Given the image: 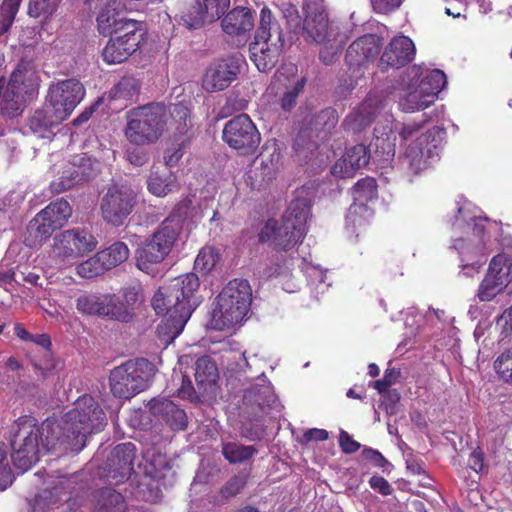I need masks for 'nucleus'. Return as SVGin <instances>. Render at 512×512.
Returning a JSON list of instances; mask_svg holds the SVG:
<instances>
[{"label":"nucleus","mask_w":512,"mask_h":512,"mask_svg":"<svg viewBox=\"0 0 512 512\" xmlns=\"http://www.w3.org/2000/svg\"><path fill=\"white\" fill-rule=\"evenodd\" d=\"M181 230L179 219L167 217L150 239L137 250L136 266L148 273L152 265L161 263L171 252Z\"/></svg>","instance_id":"obj_7"},{"label":"nucleus","mask_w":512,"mask_h":512,"mask_svg":"<svg viewBox=\"0 0 512 512\" xmlns=\"http://www.w3.org/2000/svg\"><path fill=\"white\" fill-rule=\"evenodd\" d=\"M370 160V150L364 144H356L346 149L345 154L336 161L332 173L341 178L354 176L355 172L365 167Z\"/></svg>","instance_id":"obj_28"},{"label":"nucleus","mask_w":512,"mask_h":512,"mask_svg":"<svg viewBox=\"0 0 512 512\" xmlns=\"http://www.w3.org/2000/svg\"><path fill=\"white\" fill-rule=\"evenodd\" d=\"M282 13L283 18L286 21L287 32H304L303 18L300 16L299 11L294 4H285L283 6Z\"/></svg>","instance_id":"obj_53"},{"label":"nucleus","mask_w":512,"mask_h":512,"mask_svg":"<svg viewBox=\"0 0 512 512\" xmlns=\"http://www.w3.org/2000/svg\"><path fill=\"white\" fill-rule=\"evenodd\" d=\"M223 141L239 155H252L261 143V133L249 115L242 113L228 120L222 130Z\"/></svg>","instance_id":"obj_10"},{"label":"nucleus","mask_w":512,"mask_h":512,"mask_svg":"<svg viewBox=\"0 0 512 512\" xmlns=\"http://www.w3.org/2000/svg\"><path fill=\"white\" fill-rule=\"evenodd\" d=\"M278 22L268 7H263L260 11V32H273L279 30Z\"/></svg>","instance_id":"obj_60"},{"label":"nucleus","mask_w":512,"mask_h":512,"mask_svg":"<svg viewBox=\"0 0 512 512\" xmlns=\"http://www.w3.org/2000/svg\"><path fill=\"white\" fill-rule=\"evenodd\" d=\"M488 225L489 221L478 217L469 201L458 203L457 214L451 223V248L457 251L462 272L468 277L477 274L483 264Z\"/></svg>","instance_id":"obj_2"},{"label":"nucleus","mask_w":512,"mask_h":512,"mask_svg":"<svg viewBox=\"0 0 512 512\" xmlns=\"http://www.w3.org/2000/svg\"><path fill=\"white\" fill-rule=\"evenodd\" d=\"M311 200L307 197H297L291 201L287 211L282 216L284 220L289 218V221L306 235V222L311 213Z\"/></svg>","instance_id":"obj_39"},{"label":"nucleus","mask_w":512,"mask_h":512,"mask_svg":"<svg viewBox=\"0 0 512 512\" xmlns=\"http://www.w3.org/2000/svg\"><path fill=\"white\" fill-rule=\"evenodd\" d=\"M304 237L305 235L289 221V218H269L258 232L259 243L268 244L276 252L293 249Z\"/></svg>","instance_id":"obj_15"},{"label":"nucleus","mask_w":512,"mask_h":512,"mask_svg":"<svg viewBox=\"0 0 512 512\" xmlns=\"http://www.w3.org/2000/svg\"><path fill=\"white\" fill-rule=\"evenodd\" d=\"M105 424L104 411L90 395L79 397L60 423L47 421L40 427L34 417H19L11 440L12 462L22 472L29 470L39 460L40 443L46 451L80 452L87 436L100 432Z\"/></svg>","instance_id":"obj_1"},{"label":"nucleus","mask_w":512,"mask_h":512,"mask_svg":"<svg viewBox=\"0 0 512 512\" xmlns=\"http://www.w3.org/2000/svg\"><path fill=\"white\" fill-rule=\"evenodd\" d=\"M14 481V474L10 468L5 449L0 448V490H5Z\"/></svg>","instance_id":"obj_58"},{"label":"nucleus","mask_w":512,"mask_h":512,"mask_svg":"<svg viewBox=\"0 0 512 512\" xmlns=\"http://www.w3.org/2000/svg\"><path fill=\"white\" fill-rule=\"evenodd\" d=\"M21 0H4L0 8V32H8L15 15L18 12Z\"/></svg>","instance_id":"obj_51"},{"label":"nucleus","mask_w":512,"mask_h":512,"mask_svg":"<svg viewBox=\"0 0 512 512\" xmlns=\"http://www.w3.org/2000/svg\"><path fill=\"white\" fill-rule=\"evenodd\" d=\"M96 237L85 228H72L54 238L53 252L63 261L75 260L92 252L97 247Z\"/></svg>","instance_id":"obj_14"},{"label":"nucleus","mask_w":512,"mask_h":512,"mask_svg":"<svg viewBox=\"0 0 512 512\" xmlns=\"http://www.w3.org/2000/svg\"><path fill=\"white\" fill-rule=\"evenodd\" d=\"M220 254L213 246L203 247L194 262V268L203 274L209 273L219 262Z\"/></svg>","instance_id":"obj_48"},{"label":"nucleus","mask_w":512,"mask_h":512,"mask_svg":"<svg viewBox=\"0 0 512 512\" xmlns=\"http://www.w3.org/2000/svg\"><path fill=\"white\" fill-rule=\"evenodd\" d=\"M433 480L425 471L418 469V486H422L427 489L428 493L418 491V498L422 497L427 501H433L438 496V492L433 488Z\"/></svg>","instance_id":"obj_59"},{"label":"nucleus","mask_w":512,"mask_h":512,"mask_svg":"<svg viewBox=\"0 0 512 512\" xmlns=\"http://www.w3.org/2000/svg\"><path fill=\"white\" fill-rule=\"evenodd\" d=\"M140 92V82L133 76L122 77L117 84L110 91V98L112 100H123L126 103L135 100Z\"/></svg>","instance_id":"obj_44"},{"label":"nucleus","mask_w":512,"mask_h":512,"mask_svg":"<svg viewBox=\"0 0 512 512\" xmlns=\"http://www.w3.org/2000/svg\"><path fill=\"white\" fill-rule=\"evenodd\" d=\"M283 154L276 143L266 144L258 157L254 160V169L252 178L259 185L268 183L275 179L283 166Z\"/></svg>","instance_id":"obj_25"},{"label":"nucleus","mask_w":512,"mask_h":512,"mask_svg":"<svg viewBox=\"0 0 512 512\" xmlns=\"http://www.w3.org/2000/svg\"><path fill=\"white\" fill-rule=\"evenodd\" d=\"M107 270L104 265L102 259L99 257V253L97 252L94 256L89 259L81 262L76 267L77 274L86 279H91L97 276L104 274Z\"/></svg>","instance_id":"obj_50"},{"label":"nucleus","mask_w":512,"mask_h":512,"mask_svg":"<svg viewBox=\"0 0 512 512\" xmlns=\"http://www.w3.org/2000/svg\"><path fill=\"white\" fill-rule=\"evenodd\" d=\"M399 137L400 148L403 150L399 156V162L401 168L407 171L409 181L413 182V177L416 175V124H403L399 131Z\"/></svg>","instance_id":"obj_31"},{"label":"nucleus","mask_w":512,"mask_h":512,"mask_svg":"<svg viewBox=\"0 0 512 512\" xmlns=\"http://www.w3.org/2000/svg\"><path fill=\"white\" fill-rule=\"evenodd\" d=\"M304 32H327L329 17L324 0H303Z\"/></svg>","instance_id":"obj_32"},{"label":"nucleus","mask_w":512,"mask_h":512,"mask_svg":"<svg viewBox=\"0 0 512 512\" xmlns=\"http://www.w3.org/2000/svg\"><path fill=\"white\" fill-rule=\"evenodd\" d=\"M85 87L76 78L58 80L49 85L46 103L55 112L57 120L65 121L84 99Z\"/></svg>","instance_id":"obj_11"},{"label":"nucleus","mask_w":512,"mask_h":512,"mask_svg":"<svg viewBox=\"0 0 512 512\" xmlns=\"http://www.w3.org/2000/svg\"><path fill=\"white\" fill-rule=\"evenodd\" d=\"M249 473L240 471L231 476L219 489L218 493L209 497V503L213 506H222L230 499L239 495L246 487Z\"/></svg>","instance_id":"obj_36"},{"label":"nucleus","mask_w":512,"mask_h":512,"mask_svg":"<svg viewBox=\"0 0 512 512\" xmlns=\"http://www.w3.org/2000/svg\"><path fill=\"white\" fill-rule=\"evenodd\" d=\"M124 303L134 309L136 304H140L143 302V294L141 287L138 286H130L124 289L123 292Z\"/></svg>","instance_id":"obj_62"},{"label":"nucleus","mask_w":512,"mask_h":512,"mask_svg":"<svg viewBox=\"0 0 512 512\" xmlns=\"http://www.w3.org/2000/svg\"><path fill=\"white\" fill-rule=\"evenodd\" d=\"M383 108V99L376 92H370L360 105L349 113L342 126L344 130L357 133L369 126Z\"/></svg>","instance_id":"obj_24"},{"label":"nucleus","mask_w":512,"mask_h":512,"mask_svg":"<svg viewBox=\"0 0 512 512\" xmlns=\"http://www.w3.org/2000/svg\"><path fill=\"white\" fill-rule=\"evenodd\" d=\"M251 300L252 292L247 280L229 281L216 297L211 317L212 328L224 330L240 324L249 311Z\"/></svg>","instance_id":"obj_5"},{"label":"nucleus","mask_w":512,"mask_h":512,"mask_svg":"<svg viewBox=\"0 0 512 512\" xmlns=\"http://www.w3.org/2000/svg\"><path fill=\"white\" fill-rule=\"evenodd\" d=\"M136 446L131 442L118 444L114 447L107 461L109 476L122 483L129 479L134 471Z\"/></svg>","instance_id":"obj_26"},{"label":"nucleus","mask_w":512,"mask_h":512,"mask_svg":"<svg viewBox=\"0 0 512 512\" xmlns=\"http://www.w3.org/2000/svg\"><path fill=\"white\" fill-rule=\"evenodd\" d=\"M339 445L344 453L351 454L359 450L360 444L348 432L342 430L339 435Z\"/></svg>","instance_id":"obj_64"},{"label":"nucleus","mask_w":512,"mask_h":512,"mask_svg":"<svg viewBox=\"0 0 512 512\" xmlns=\"http://www.w3.org/2000/svg\"><path fill=\"white\" fill-rule=\"evenodd\" d=\"M265 434V427L258 420L245 422L241 427V435L250 441L261 440Z\"/></svg>","instance_id":"obj_57"},{"label":"nucleus","mask_w":512,"mask_h":512,"mask_svg":"<svg viewBox=\"0 0 512 512\" xmlns=\"http://www.w3.org/2000/svg\"><path fill=\"white\" fill-rule=\"evenodd\" d=\"M221 452L230 464H239L252 459L258 453V449L253 445L226 442L222 444Z\"/></svg>","instance_id":"obj_43"},{"label":"nucleus","mask_w":512,"mask_h":512,"mask_svg":"<svg viewBox=\"0 0 512 512\" xmlns=\"http://www.w3.org/2000/svg\"><path fill=\"white\" fill-rule=\"evenodd\" d=\"M338 123V113L334 108L328 107L313 116L312 129L315 131L330 132Z\"/></svg>","instance_id":"obj_49"},{"label":"nucleus","mask_w":512,"mask_h":512,"mask_svg":"<svg viewBox=\"0 0 512 512\" xmlns=\"http://www.w3.org/2000/svg\"><path fill=\"white\" fill-rule=\"evenodd\" d=\"M199 288V279L195 273H187L172 279L159 287L152 298V307L157 315H163L164 325L177 337L184 329L193 310L198 305L194 293Z\"/></svg>","instance_id":"obj_3"},{"label":"nucleus","mask_w":512,"mask_h":512,"mask_svg":"<svg viewBox=\"0 0 512 512\" xmlns=\"http://www.w3.org/2000/svg\"><path fill=\"white\" fill-rule=\"evenodd\" d=\"M446 85L447 77L442 70L418 65V111L433 105Z\"/></svg>","instance_id":"obj_23"},{"label":"nucleus","mask_w":512,"mask_h":512,"mask_svg":"<svg viewBox=\"0 0 512 512\" xmlns=\"http://www.w3.org/2000/svg\"><path fill=\"white\" fill-rule=\"evenodd\" d=\"M147 188L151 194L164 197L178 189L177 176L166 168L160 170L158 167H153L147 180Z\"/></svg>","instance_id":"obj_35"},{"label":"nucleus","mask_w":512,"mask_h":512,"mask_svg":"<svg viewBox=\"0 0 512 512\" xmlns=\"http://www.w3.org/2000/svg\"><path fill=\"white\" fill-rule=\"evenodd\" d=\"M424 117H428L431 125L425 128V131L418 137V150L422 160V167L418 163V170L420 168L426 169L439 160L440 151L445 138V130L438 125L441 113L433 109L429 112L423 113ZM424 129L418 124V131Z\"/></svg>","instance_id":"obj_17"},{"label":"nucleus","mask_w":512,"mask_h":512,"mask_svg":"<svg viewBox=\"0 0 512 512\" xmlns=\"http://www.w3.org/2000/svg\"><path fill=\"white\" fill-rule=\"evenodd\" d=\"M39 81L37 72L28 62H19L2 91L0 114L7 118L19 116L26 98L32 97L37 91Z\"/></svg>","instance_id":"obj_6"},{"label":"nucleus","mask_w":512,"mask_h":512,"mask_svg":"<svg viewBox=\"0 0 512 512\" xmlns=\"http://www.w3.org/2000/svg\"><path fill=\"white\" fill-rule=\"evenodd\" d=\"M58 4L53 0H30L28 13L35 18L47 16L56 10Z\"/></svg>","instance_id":"obj_56"},{"label":"nucleus","mask_w":512,"mask_h":512,"mask_svg":"<svg viewBox=\"0 0 512 512\" xmlns=\"http://www.w3.org/2000/svg\"><path fill=\"white\" fill-rule=\"evenodd\" d=\"M230 0H202L182 15L185 28L198 30L206 23L219 20L229 8Z\"/></svg>","instance_id":"obj_22"},{"label":"nucleus","mask_w":512,"mask_h":512,"mask_svg":"<svg viewBox=\"0 0 512 512\" xmlns=\"http://www.w3.org/2000/svg\"><path fill=\"white\" fill-rule=\"evenodd\" d=\"M167 128L173 130L175 136H183L192 128L191 110L184 102L166 105Z\"/></svg>","instance_id":"obj_37"},{"label":"nucleus","mask_w":512,"mask_h":512,"mask_svg":"<svg viewBox=\"0 0 512 512\" xmlns=\"http://www.w3.org/2000/svg\"><path fill=\"white\" fill-rule=\"evenodd\" d=\"M399 108L406 113H412L416 109V89L414 84L408 85V91L399 98Z\"/></svg>","instance_id":"obj_61"},{"label":"nucleus","mask_w":512,"mask_h":512,"mask_svg":"<svg viewBox=\"0 0 512 512\" xmlns=\"http://www.w3.org/2000/svg\"><path fill=\"white\" fill-rule=\"evenodd\" d=\"M63 120H57L55 117V112L47 107V103H45V107L41 109H37L32 116L28 120V126L33 133L43 134L52 126L59 125Z\"/></svg>","instance_id":"obj_45"},{"label":"nucleus","mask_w":512,"mask_h":512,"mask_svg":"<svg viewBox=\"0 0 512 512\" xmlns=\"http://www.w3.org/2000/svg\"><path fill=\"white\" fill-rule=\"evenodd\" d=\"M305 84L306 78L302 77L301 79L297 80V82L290 90L284 93L280 100V106L284 111L289 112L295 107L297 97L301 92H303Z\"/></svg>","instance_id":"obj_54"},{"label":"nucleus","mask_w":512,"mask_h":512,"mask_svg":"<svg viewBox=\"0 0 512 512\" xmlns=\"http://www.w3.org/2000/svg\"><path fill=\"white\" fill-rule=\"evenodd\" d=\"M245 62L240 54H233L213 61L206 69L203 87L208 92L222 91L237 79Z\"/></svg>","instance_id":"obj_18"},{"label":"nucleus","mask_w":512,"mask_h":512,"mask_svg":"<svg viewBox=\"0 0 512 512\" xmlns=\"http://www.w3.org/2000/svg\"><path fill=\"white\" fill-rule=\"evenodd\" d=\"M414 51L415 45L409 37L404 34L395 36L385 48L379 66L382 71L390 67L400 68L412 59Z\"/></svg>","instance_id":"obj_27"},{"label":"nucleus","mask_w":512,"mask_h":512,"mask_svg":"<svg viewBox=\"0 0 512 512\" xmlns=\"http://www.w3.org/2000/svg\"><path fill=\"white\" fill-rule=\"evenodd\" d=\"M195 381L200 394L212 391L219 379L218 368L210 356H202L195 362Z\"/></svg>","instance_id":"obj_34"},{"label":"nucleus","mask_w":512,"mask_h":512,"mask_svg":"<svg viewBox=\"0 0 512 512\" xmlns=\"http://www.w3.org/2000/svg\"><path fill=\"white\" fill-rule=\"evenodd\" d=\"M403 0H371L375 12L387 14L400 7Z\"/></svg>","instance_id":"obj_63"},{"label":"nucleus","mask_w":512,"mask_h":512,"mask_svg":"<svg viewBox=\"0 0 512 512\" xmlns=\"http://www.w3.org/2000/svg\"><path fill=\"white\" fill-rule=\"evenodd\" d=\"M164 102H150L130 109L126 115L124 135L135 146L155 144L167 130Z\"/></svg>","instance_id":"obj_4"},{"label":"nucleus","mask_w":512,"mask_h":512,"mask_svg":"<svg viewBox=\"0 0 512 512\" xmlns=\"http://www.w3.org/2000/svg\"><path fill=\"white\" fill-rule=\"evenodd\" d=\"M512 281V245L492 258L488 271L479 284L477 298L482 302H490L502 294Z\"/></svg>","instance_id":"obj_12"},{"label":"nucleus","mask_w":512,"mask_h":512,"mask_svg":"<svg viewBox=\"0 0 512 512\" xmlns=\"http://www.w3.org/2000/svg\"><path fill=\"white\" fill-rule=\"evenodd\" d=\"M98 253L107 270H111L124 263L129 258L130 251L124 242L117 241Z\"/></svg>","instance_id":"obj_46"},{"label":"nucleus","mask_w":512,"mask_h":512,"mask_svg":"<svg viewBox=\"0 0 512 512\" xmlns=\"http://www.w3.org/2000/svg\"><path fill=\"white\" fill-rule=\"evenodd\" d=\"M284 46L282 34H255L249 45L250 59L260 72L272 70Z\"/></svg>","instance_id":"obj_19"},{"label":"nucleus","mask_w":512,"mask_h":512,"mask_svg":"<svg viewBox=\"0 0 512 512\" xmlns=\"http://www.w3.org/2000/svg\"><path fill=\"white\" fill-rule=\"evenodd\" d=\"M151 363L146 359L129 360L115 367L109 377L111 393L122 399H130L149 386Z\"/></svg>","instance_id":"obj_8"},{"label":"nucleus","mask_w":512,"mask_h":512,"mask_svg":"<svg viewBox=\"0 0 512 512\" xmlns=\"http://www.w3.org/2000/svg\"><path fill=\"white\" fill-rule=\"evenodd\" d=\"M92 174L91 158L84 153L74 155L63 164L59 177L51 182L50 189L53 193H62L84 181H88Z\"/></svg>","instance_id":"obj_21"},{"label":"nucleus","mask_w":512,"mask_h":512,"mask_svg":"<svg viewBox=\"0 0 512 512\" xmlns=\"http://www.w3.org/2000/svg\"><path fill=\"white\" fill-rule=\"evenodd\" d=\"M133 317V308L128 307L115 294L107 293V300L102 318L128 323L132 321Z\"/></svg>","instance_id":"obj_40"},{"label":"nucleus","mask_w":512,"mask_h":512,"mask_svg":"<svg viewBox=\"0 0 512 512\" xmlns=\"http://www.w3.org/2000/svg\"><path fill=\"white\" fill-rule=\"evenodd\" d=\"M305 40L321 45L319 58L324 65L336 61L347 41L345 34H306Z\"/></svg>","instance_id":"obj_33"},{"label":"nucleus","mask_w":512,"mask_h":512,"mask_svg":"<svg viewBox=\"0 0 512 512\" xmlns=\"http://www.w3.org/2000/svg\"><path fill=\"white\" fill-rule=\"evenodd\" d=\"M107 294L84 293L76 299V309L83 315L102 318Z\"/></svg>","instance_id":"obj_41"},{"label":"nucleus","mask_w":512,"mask_h":512,"mask_svg":"<svg viewBox=\"0 0 512 512\" xmlns=\"http://www.w3.org/2000/svg\"><path fill=\"white\" fill-rule=\"evenodd\" d=\"M117 0H86L90 8H99L96 22L98 32H142L145 24L142 21L126 18L116 11Z\"/></svg>","instance_id":"obj_16"},{"label":"nucleus","mask_w":512,"mask_h":512,"mask_svg":"<svg viewBox=\"0 0 512 512\" xmlns=\"http://www.w3.org/2000/svg\"><path fill=\"white\" fill-rule=\"evenodd\" d=\"M136 205V194L127 185H110L100 201L103 221L114 227L124 224Z\"/></svg>","instance_id":"obj_13"},{"label":"nucleus","mask_w":512,"mask_h":512,"mask_svg":"<svg viewBox=\"0 0 512 512\" xmlns=\"http://www.w3.org/2000/svg\"><path fill=\"white\" fill-rule=\"evenodd\" d=\"M97 508L99 512H124L126 502L121 493L104 487L97 492Z\"/></svg>","instance_id":"obj_42"},{"label":"nucleus","mask_w":512,"mask_h":512,"mask_svg":"<svg viewBox=\"0 0 512 512\" xmlns=\"http://www.w3.org/2000/svg\"><path fill=\"white\" fill-rule=\"evenodd\" d=\"M378 196V185L373 177H365L356 182L353 187L355 201L368 202Z\"/></svg>","instance_id":"obj_47"},{"label":"nucleus","mask_w":512,"mask_h":512,"mask_svg":"<svg viewBox=\"0 0 512 512\" xmlns=\"http://www.w3.org/2000/svg\"><path fill=\"white\" fill-rule=\"evenodd\" d=\"M136 34H123L110 38L103 49V60L108 64L122 63L137 50L140 39Z\"/></svg>","instance_id":"obj_29"},{"label":"nucleus","mask_w":512,"mask_h":512,"mask_svg":"<svg viewBox=\"0 0 512 512\" xmlns=\"http://www.w3.org/2000/svg\"><path fill=\"white\" fill-rule=\"evenodd\" d=\"M150 410L163 420L172 430H184L187 426L185 411L169 399H152Z\"/></svg>","instance_id":"obj_30"},{"label":"nucleus","mask_w":512,"mask_h":512,"mask_svg":"<svg viewBox=\"0 0 512 512\" xmlns=\"http://www.w3.org/2000/svg\"><path fill=\"white\" fill-rule=\"evenodd\" d=\"M72 214L67 200L58 199L37 213L28 223L24 243L30 248L41 246L60 229Z\"/></svg>","instance_id":"obj_9"},{"label":"nucleus","mask_w":512,"mask_h":512,"mask_svg":"<svg viewBox=\"0 0 512 512\" xmlns=\"http://www.w3.org/2000/svg\"><path fill=\"white\" fill-rule=\"evenodd\" d=\"M381 41L378 34H362L348 47L346 62L355 78H360L371 60L379 54Z\"/></svg>","instance_id":"obj_20"},{"label":"nucleus","mask_w":512,"mask_h":512,"mask_svg":"<svg viewBox=\"0 0 512 512\" xmlns=\"http://www.w3.org/2000/svg\"><path fill=\"white\" fill-rule=\"evenodd\" d=\"M246 401H253L257 406L263 409L265 406H269L274 401V394L269 387L252 388L243 396Z\"/></svg>","instance_id":"obj_52"},{"label":"nucleus","mask_w":512,"mask_h":512,"mask_svg":"<svg viewBox=\"0 0 512 512\" xmlns=\"http://www.w3.org/2000/svg\"><path fill=\"white\" fill-rule=\"evenodd\" d=\"M221 26L223 32H252L253 12L247 7H236L223 17Z\"/></svg>","instance_id":"obj_38"},{"label":"nucleus","mask_w":512,"mask_h":512,"mask_svg":"<svg viewBox=\"0 0 512 512\" xmlns=\"http://www.w3.org/2000/svg\"><path fill=\"white\" fill-rule=\"evenodd\" d=\"M497 374L506 382H512V348L502 353L494 363Z\"/></svg>","instance_id":"obj_55"}]
</instances>
